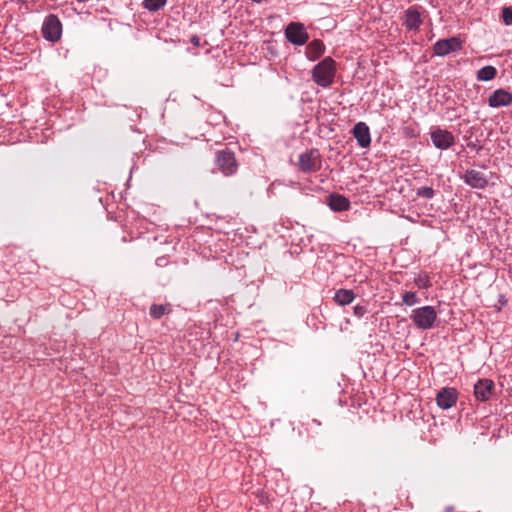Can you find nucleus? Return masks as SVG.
I'll return each mask as SVG.
<instances>
[{
  "instance_id": "obj_1",
  "label": "nucleus",
  "mask_w": 512,
  "mask_h": 512,
  "mask_svg": "<svg viewBox=\"0 0 512 512\" xmlns=\"http://www.w3.org/2000/svg\"><path fill=\"white\" fill-rule=\"evenodd\" d=\"M336 73V61L331 56H326L312 69V80L320 87L327 88L334 82Z\"/></svg>"
},
{
  "instance_id": "obj_2",
  "label": "nucleus",
  "mask_w": 512,
  "mask_h": 512,
  "mask_svg": "<svg viewBox=\"0 0 512 512\" xmlns=\"http://www.w3.org/2000/svg\"><path fill=\"white\" fill-rule=\"evenodd\" d=\"M410 319L418 329L429 330L434 327L437 312L435 308L430 305L418 307L411 311Z\"/></svg>"
},
{
  "instance_id": "obj_3",
  "label": "nucleus",
  "mask_w": 512,
  "mask_h": 512,
  "mask_svg": "<svg viewBox=\"0 0 512 512\" xmlns=\"http://www.w3.org/2000/svg\"><path fill=\"white\" fill-rule=\"evenodd\" d=\"M299 169L303 173H313L321 169L322 160L318 149H309L299 155Z\"/></svg>"
},
{
  "instance_id": "obj_4",
  "label": "nucleus",
  "mask_w": 512,
  "mask_h": 512,
  "mask_svg": "<svg viewBox=\"0 0 512 512\" xmlns=\"http://www.w3.org/2000/svg\"><path fill=\"white\" fill-rule=\"evenodd\" d=\"M215 164L225 176L235 174L238 168L234 152L227 148L216 153Z\"/></svg>"
},
{
  "instance_id": "obj_5",
  "label": "nucleus",
  "mask_w": 512,
  "mask_h": 512,
  "mask_svg": "<svg viewBox=\"0 0 512 512\" xmlns=\"http://www.w3.org/2000/svg\"><path fill=\"white\" fill-rule=\"evenodd\" d=\"M41 32L45 40L55 43L61 38L62 23L56 15L49 14L43 21Z\"/></svg>"
},
{
  "instance_id": "obj_6",
  "label": "nucleus",
  "mask_w": 512,
  "mask_h": 512,
  "mask_svg": "<svg viewBox=\"0 0 512 512\" xmlns=\"http://www.w3.org/2000/svg\"><path fill=\"white\" fill-rule=\"evenodd\" d=\"M286 39L296 46H302L306 44L309 39L308 32L303 23L291 22L285 28Z\"/></svg>"
},
{
  "instance_id": "obj_7",
  "label": "nucleus",
  "mask_w": 512,
  "mask_h": 512,
  "mask_svg": "<svg viewBox=\"0 0 512 512\" xmlns=\"http://www.w3.org/2000/svg\"><path fill=\"white\" fill-rule=\"evenodd\" d=\"M462 44V40L455 36L446 39H439L433 45V53L436 56L444 57L452 52L461 50Z\"/></svg>"
},
{
  "instance_id": "obj_8",
  "label": "nucleus",
  "mask_w": 512,
  "mask_h": 512,
  "mask_svg": "<svg viewBox=\"0 0 512 512\" xmlns=\"http://www.w3.org/2000/svg\"><path fill=\"white\" fill-rule=\"evenodd\" d=\"M430 138L433 145L440 150H447L455 144L454 135L450 131L440 127H436L430 132Z\"/></svg>"
},
{
  "instance_id": "obj_9",
  "label": "nucleus",
  "mask_w": 512,
  "mask_h": 512,
  "mask_svg": "<svg viewBox=\"0 0 512 512\" xmlns=\"http://www.w3.org/2000/svg\"><path fill=\"white\" fill-rule=\"evenodd\" d=\"M463 182L473 189L483 190L488 186L487 176L478 170L467 169L461 176Z\"/></svg>"
},
{
  "instance_id": "obj_10",
  "label": "nucleus",
  "mask_w": 512,
  "mask_h": 512,
  "mask_svg": "<svg viewBox=\"0 0 512 512\" xmlns=\"http://www.w3.org/2000/svg\"><path fill=\"white\" fill-rule=\"evenodd\" d=\"M495 391V384L491 379L482 378L474 384V395L478 401L490 400Z\"/></svg>"
},
{
  "instance_id": "obj_11",
  "label": "nucleus",
  "mask_w": 512,
  "mask_h": 512,
  "mask_svg": "<svg viewBox=\"0 0 512 512\" xmlns=\"http://www.w3.org/2000/svg\"><path fill=\"white\" fill-rule=\"evenodd\" d=\"M458 399V392L453 387H444L442 388L436 396L437 405L443 409L447 410L454 406Z\"/></svg>"
},
{
  "instance_id": "obj_12",
  "label": "nucleus",
  "mask_w": 512,
  "mask_h": 512,
  "mask_svg": "<svg viewBox=\"0 0 512 512\" xmlns=\"http://www.w3.org/2000/svg\"><path fill=\"white\" fill-rule=\"evenodd\" d=\"M352 134L361 148H368L371 144L370 128L365 122H358L352 128Z\"/></svg>"
},
{
  "instance_id": "obj_13",
  "label": "nucleus",
  "mask_w": 512,
  "mask_h": 512,
  "mask_svg": "<svg viewBox=\"0 0 512 512\" xmlns=\"http://www.w3.org/2000/svg\"><path fill=\"white\" fill-rule=\"evenodd\" d=\"M512 104V93L499 88L496 89L488 98V105L491 108L506 107Z\"/></svg>"
},
{
  "instance_id": "obj_14",
  "label": "nucleus",
  "mask_w": 512,
  "mask_h": 512,
  "mask_svg": "<svg viewBox=\"0 0 512 512\" xmlns=\"http://www.w3.org/2000/svg\"><path fill=\"white\" fill-rule=\"evenodd\" d=\"M423 21L421 14L416 7H409L405 11L404 26L409 31H418Z\"/></svg>"
},
{
  "instance_id": "obj_15",
  "label": "nucleus",
  "mask_w": 512,
  "mask_h": 512,
  "mask_svg": "<svg viewBox=\"0 0 512 512\" xmlns=\"http://www.w3.org/2000/svg\"><path fill=\"white\" fill-rule=\"evenodd\" d=\"M327 205L334 212H343L350 209L349 199L338 193H331L327 197Z\"/></svg>"
},
{
  "instance_id": "obj_16",
  "label": "nucleus",
  "mask_w": 512,
  "mask_h": 512,
  "mask_svg": "<svg viewBox=\"0 0 512 512\" xmlns=\"http://www.w3.org/2000/svg\"><path fill=\"white\" fill-rule=\"evenodd\" d=\"M325 52V45L322 40L314 39L308 43L306 54L309 60H317Z\"/></svg>"
},
{
  "instance_id": "obj_17",
  "label": "nucleus",
  "mask_w": 512,
  "mask_h": 512,
  "mask_svg": "<svg viewBox=\"0 0 512 512\" xmlns=\"http://www.w3.org/2000/svg\"><path fill=\"white\" fill-rule=\"evenodd\" d=\"M355 299V293L351 289H343L340 288L335 291L333 300L339 305V306H346L351 304Z\"/></svg>"
},
{
  "instance_id": "obj_18",
  "label": "nucleus",
  "mask_w": 512,
  "mask_h": 512,
  "mask_svg": "<svg viewBox=\"0 0 512 512\" xmlns=\"http://www.w3.org/2000/svg\"><path fill=\"white\" fill-rule=\"evenodd\" d=\"M172 312V306L170 303L165 304H152L149 308V315L154 320L161 319L164 315Z\"/></svg>"
},
{
  "instance_id": "obj_19",
  "label": "nucleus",
  "mask_w": 512,
  "mask_h": 512,
  "mask_svg": "<svg viewBox=\"0 0 512 512\" xmlns=\"http://www.w3.org/2000/svg\"><path fill=\"white\" fill-rule=\"evenodd\" d=\"M496 75L497 69L492 65H487L477 71L476 78L478 81L487 82L493 80Z\"/></svg>"
},
{
  "instance_id": "obj_20",
  "label": "nucleus",
  "mask_w": 512,
  "mask_h": 512,
  "mask_svg": "<svg viewBox=\"0 0 512 512\" xmlns=\"http://www.w3.org/2000/svg\"><path fill=\"white\" fill-rule=\"evenodd\" d=\"M167 0H143V6L150 12H156L163 8Z\"/></svg>"
},
{
  "instance_id": "obj_21",
  "label": "nucleus",
  "mask_w": 512,
  "mask_h": 512,
  "mask_svg": "<svg viewBox=\"0 0 512 512\" xmlns=\"http://www.w3.org/2000/svg\"><path fill=\"white\" fill-rule=\"evenodd\" d=\"M416 195L426 200H431L435 196V190L431 186H422L416 189Z\"/></svg>"
},
{
  "instance_id": "obj_22",
  "label": "nucleus",
  "mask_w": 512,
  "mask_h": 512,
  "mask_svg": "<svg viewBox=\"0 0 512 512\" xmlns=\"http://www.w3.org/2000/svg\"><path fill=\"white\" fill-rule=\"evenodd\" d=\"M402 301L407 306H413L419 301V298L415 292L407 291L402 295Z\"/></svg>"
},
{
  "instance_id": "obj_23",
  "label": "nucleus",
  "mask_w": 512,
  "mask_h": 512,
  "mask_svg": "<svg viewBox=\"0 0 512 512\" xmlns=\"http://www.w3.org/2000/svg\"><path fill=\"white\" fill-rule=\"evenodd\" d=\"M501 19L505 25H512V6H504L502 8Z\"/></svg>"
},
{
  "instance_id": "obj_24",
  "label": "nucleus",
  "mask_w": 512,
  "mask_h": 512,
  "mask_svg": "<svg viewBox=\"0 0 512 512\" xmlns=\"http://www.w3.org/2000/svg\"><path fill=\"white\" fill-rule=\"evenodd\" d=\"M416 284L418 285L419 288H429L431 286V283H430V279L427 275H424V276H419L418 279L416 280Z\"/></svg>"
},
{
  "instance_id": "obj_25",
  "label": "nucleus",
  "mask_w": 512,
  "mask_h": 512,
  "mask_svg": "<svg viewBox=\"0 0 512 512\" xmlns=\"http://www.w3.org/2000/svg\"><path fill=\"white\" fill-rule=\"evenodd\" d=\"M367 313V307L365 305L357 304L353 307V314L357 318H362Z\"/></svg>"
},
{
  "instance_id": "obj_26",
  "label": "nucleus",
  "mask_w": 512,
  "mask_h": 512,
  "mask_svg": "<svg viewBox=\"0 0 512 512\" xmlns=\"http://www.w3.org/2000/svg\"><path fill=\"white\" fill-rule=\"evenodd\" d=\"M306 426H307L308 430H313L314 426L315 427L321 426V422L319 420H317V419H312V420H310L309 422L306 423Z\"/></svg>"
},
{
  "instance_id": "obj_27",
  "label": "nucleus",
  "mask_w": 512,
  "mask_h": 512,
  "mask_svg": "<svg viewBox=\"0 0 512 512\" xmlns=\"http://www.w3.org/2000/svg\"><path fill=\"white\" fill-rule=\"evenodd\" d=\"M167 264H168V260H167V258H166V257H158V258L156 259V265H157L158 267H164V266H166Z\"/></svg>"
},
{
  "instance_id": "obj_28",
  "label": "nucleus",
  "mask_w": 512,
  "mask_h": 512,
  "mask_svg": "<svg viewBox=\"0 0 512 512\" xmlns=\"http://www.w3.org/2000/svg\"><path fill=\"white\" fill-rule=\"evenodd\" d=\"M190 43L198 47L200 45V38L197 35H193L190 38Z\"/></svg>"
},
{
  "instance_id": "obj_29",
  "label": "nucleus",
  "mask_w": 512,
  "mask_h": 512,
  "mask_svg": "<svg viewBox=\"0 0 512 512\" xmlns=\"http://www.w3.org/2000/svg\"><path fill=\"white\" fill-rule=\"evenodd\" d=\"M499 301H500L503 305L507 303V301H506V299L504 298V296H503V295H500V299H499Z\"/></svg>"
},
{
  "instance_id": "obj_30",
  "label": "nucleus",
  "mask_w": 512,
  "mask_h": 512,
  "mask_svg": "<svg viewBox=\"0 0 512 512\" xmlns=\"http://www.w3.org/2000/svg\"><path fill=\"white\" fill-rule=\"evenodd\" d=\"M467 146L470 147V148H475L476 147L475 144H473V143H468Z\"/></svg>"
}]
</instances>
